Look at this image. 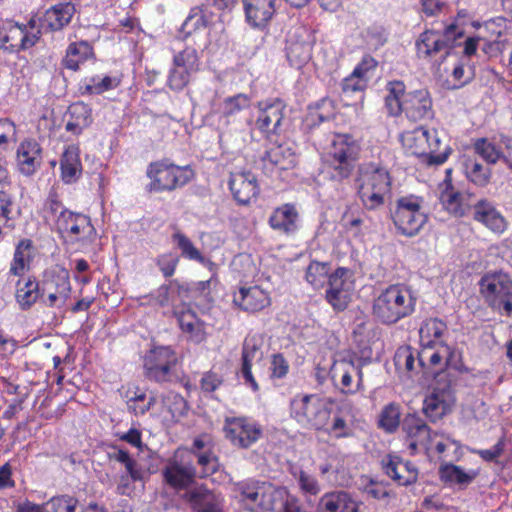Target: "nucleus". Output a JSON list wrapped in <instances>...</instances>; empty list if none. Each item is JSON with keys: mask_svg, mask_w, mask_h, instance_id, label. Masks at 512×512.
Segmentation results:
<instances>
[{"mask_svg": "<svg viewBox=\"0 0 512 512\" xmlns=\"http://www.w3.org/2000/svg\"><path fill=\"white\" fill-rule=\"evenodd\" d=\"M482 292L489 305L506 316L512 315V279L505 273L482 278Z\"/></svg>", "mask_w": 512, "mask_h": 512, "instance_id": "nucleus-15", "label": "nucleus"}, {"mask_svg": "<svg viewBox=\"0 0 512 512\" xmlns=\"http://www.w3.org/2000/svg\"><path fill=\"white\" fill-rule=\"evenodd\" d=\"M400 418V405L391 402L382 408L379 415L378 426L387 433H394L400 425Z\"/></svg>", "mask_w": 512, "mask_h": 512, "instance_id": "nucleus-53", "label": "nucleus"}, {"mask_svg": "<svg viewBox=\"0 0 512 512\" xmlns=\"http://www.w3.org/2000/svg\"><path fill=\"white\" fill-rule=\"evenodd\" d=\"M330 374L332 379L339 378L340 391L344 395H353L363 384V372L357 369L353 360H340L333 363Z\"/></svg>", "mask_w": 512, "mask_h": 512, "instance_id": "nucleus-25", "label": "nucleus"}, {"mask_svg": "<svg viewBox=\"0 0 512 512\" xmlns=\"http://www.w3.org/2000/svg\"><path fill=\"white\" fill-rule=\"evenodd\" d=\"M464 36V30H458L457 24H446L442 31L425 29L415 40L416 57L424 62H432L438 57L443 60L455 47V42Z\"/></svg>", "mask_w": 512, "mask_h": 512, "instance_id": "nucleus-7", "label": "nucleus"}, {"mask_svg": "<svg viewBox=\"0 0 512 512\" xmlns=\"http://www.w3.org/2000/svg\"><path fill=\"white\" fill-rule=\"evenodd\" d=\"M176 317L180 329L187 334L191 341L200 343L205 340V327L197 314L186 304L173 315Z\"/></svg>", "mask_w": 512, "mask_h": 512, "instance_id": "nucleus-37", "label": "nucleus"}, {"mask_svg": "<svg viewBox=\"0 0 512 512\" xmlns=\"http://www.w3.org/2000/svg\"><path fill=\"white\" fill-rule=\"evenodd\" d=\"M93 111L89 104L76 101L69 105L65 130L73 135H80L93 123Z\"/></svg>", "mask_w": 512, "mask_h": 512, "instance_id": "nucleus-35", "label": "nucleus"}, {"mask_svg": "<svg viewBox=\"0 0 512 512\" xmlns=\"http://www.w3.org/2000/svg\"><path fill=\"white\" fill-rule=\"evenodd\" d=\"M300 216L294 203L276 207L268 219L269 227L284 236L294 235L299 230Z\"/></svg>", "mask_w": 512, "mask_h": 512, "instance_id": "nucleus-29", "label": "nucleus"}, {"mask_svg": "<svg viewBox=\"0 0 512 512\" xmlns=\"http://www.w3.org/2000/svg\"><path fill=\"white\" fill-rule=\"evenodd\" d=\"M272 303L270 292L260 285L240 281L232 291L233 306L245 313L255 314Z\"/></svg>", "mask_w": 512, "mask_h": 512, "instance_id": "nucleus-17", "label": "nucleus"}, {"mask_svg": "<svg viewBox=\"0 0 512 512\" xmlns=\"http://www.w3.org/2000/svg\"><path fill=\"white\" fill-rule=\"evenodd\" d=\"M472 208L474 221L482 224L494 234L501 235L508 229V221L489 199H479Z\"/></svg>", "mask_w": 512, "mask_h": 512, "instance_id": "nucleus-24", "label": "nucleus"}, {"mask_svg": "<svg viewBox=\"0 0 512 512\" xmlns=\"http://www.w3.org/2000/svg\"><path fill=\"white\" fill-rule=\"evenodd\" d=\"M447 331V324L439 318L427 319L419 330L421 345H446L443 335Z\"/></svg>", "mask_w": 512, "mask_h": 512, "instance_id": "nucleus-46", "label": "nucleus"}, {"mask_svg": "<svg viewBox=\"0 0 512 512\" xmlns=\"http://www.w3.org/2000/svg\"><path fill=\"white\" fill-rule=\"evenodd\" d=\"M65 412V404L56 403L53 398L46 397L38 408V415L45 420L56 421Z\"/></svg>", "mask_w": 512, "mask_h": 512, "instance_id": "nucleus-62", "label": "nucleus"}, {"mask_svg": "<svg viewBox=\"0 0 512 512\" xmlns=\"http://www.w3.org/2000/svg\"><path fill=\"white\" fill-rule=\"evenodd\" d=\"M357 194L367 210H376L385 204L391 193L392 179L389 171L375 162L361 163L355 178Z\"/></svg>", "mask_w": 512, "mask_h": 512, "instance_id": "nucleus-4", "label": "nucleus"}, {"mask_svg": "<svg viewBox=\"0 0 512 512\" xmlns=\"http://www.w3.org/2000/svg\"><path fill=\"white\" fill-rule=\"evenodd\" d=\"M467 180L479 188L487 187L492 179V169L476 159H467L464 163Z\"/></svg>", "mask_w": 512, "mask_h": 512, "instance_id": "nucleus-47", "label": "nucleus"}, {"mask_svg": "<svg viewBox=\"0 0 512 512\" xmlns=\"http://www.w3.org/2000/svg\"><path fill=\"white\" fill-rule=\"evenodd\" d=\"M179 262L180 256L172 251L158 254L154 259L155 266L161 275L166 279H169L175 275Z\"/></svg>", "mask_w": 512, "mask_h": 512, "instance_id": "nucleus-58", "label": "nucleus"}, {"mask_svg": "<svg viewBox=\"0 0 512 512\" xmlns=\"http://www.w3.org/2000/svg\"><path fill=\"white\" fill-rule=\"evenodd\" d=\"M62 212H69V210L64 208L56 192H50L39 211L40 216L48 224L55 223L57 228Z\"/></svg>", "mask_w": 512, "mask_h": 512, "instance_id": "nucleus-52", "label": "nucleus"}, {"mask_svg": "<svg viewBox=\"0 0 512 512\" xmlns=\"http://www.w3.org/2000/svg\"><path fill=\"white\" fill-rule=\"evenodd\" d=\"M453 403L454 397L449 387L434 388L424 400L423 412L432 422H435L451 411Z\"/></svg>", "mask_w": 512, "mask_h": 512, "instance_id": "nucleus-32", "label": "nucleus"}, {"mask_svg": "<svg viewBox=\"0 0 512 512\" xmlns=\"http://www.w3.org/2000/svg\"><path fill=\"white\" fill-rule=\"evenodd\" d=\"M149 193L173 192L186 186L194 177L189 165H177L169 158L152 161L146 168Z\"/></svg>", "mask_w": 512, "mask_h": 512, "instance_id": "nucleus-6", "label": "nucleus"}, {"mask_svg": "<svg viewBox=\"0 0 512 512\" xmlns=\"http://www.w3.org/2000/svg\"><path fill=\"white\" fill-rule=\"evenodd\" d=\"M402 430L405 433V443L411 454H416L418 449L429 452L433 449V442L439 436L420 417L409 415L405 418Z\"/></svg>", "mask_w": 512, "mask_h": 512, "instance_id": "nucleus-21", "label": "nucleus"}, {"mask_svg": "<svg viewBox=\"0 0 512 512\" xmlns=\"http://www.w3.org/2000/svg\"><path fill=\"white\" fill-rule=\"evenodd\" d=\"M385 107L390 116H399L402 113L409 121L421 122L434 118L433 101L430 92L419 89L406 92L404 82L390 81L387 84Z\"/></svg>", "mask_w": 512, "mask_h": 512, "instance_id": "nucleus-2", "label": "nucleus"}, {"mask_svg": "<svg viewBox=\"0 0 512 512\" xmlns=\"http://www.w3.org/2000/svg\"><path fill=\"white\" fill-rule=\"evenodd\" d=\"M0 43L4 50L20 52L30 47L31 40L26 27L13 21H6L0 27Z\"/></svg>", "mask_w": 512, "mask_h": 512, "instance_id": "nucleus-33", "label": "nucleus"}, {"mask_svg": "<svg viewBox=\"0 0 512 512\" xmlns=\"http://www.w3.org/2000/svg\"><path fill=\"white\" fill-rule=\"evenodd\" d=\"M77 505V498L70 495H59L52 497L42 505L34 504V512H75Z\"/></svg>", "mask_w": 512, "mask_h": 512, "instance_id": "nucleus-50", "label": "nucleus"}, {"mask_svg": "<svg viewBox=\"0 0 512 512\" xmlns=\"http://www.w3.org/2000/svg\"><path fill=\"white\" fill-rule=\"evenodd\" d=\"M190 285L178 279H173L160 285L154 292L141 297L142 306L164 309V316L177 313L190 298Z\"/></svg>", "mask_w": 512, "mask_h": 512, "instance_id": "nucleus-10", "label": "nucleus"}, {"mask_svg": "<svg viewBox=\"0 0 512 512\" xmlns=\"http://www.w3.org/2000/svg\"><path fill=\"white\" fill-rule=\"evenodd\" d=\"M223 432L231 445L240 449L250 448L263 433L261 425L247 416L225 417Z\"/></svg>", "mask_w": 512, "mask_h": 512, "instance_id": "nucleus-16", "label": "nucleus"}, {"mask_svg": "<svg viewBox=\"0 0 512 512\" xmlns=\"http://www.w3.org/2000/svg\"><path fill=\"white\" fill-rule=\"evenodd\" d=\"M361 147L350 134H336L323 155L324 172L336 189H344L358 169Z\"/></svg>", "mask_w": 512, "mask_h": 512, "instance_id": "nucleus-1", "label": "nucleus"}, {"mask_svg": "<svg viewBox=\"0 0 512 512\" xmlns=\"http://www.w3.org/2000/svg\"><path fill=\"white\" fill-rule=\"evenodd\" d=\"M188 451L191 452L192 459L196 458L198 465L201 467L200 478L208 477L218 470V458L211 449L204 451L188 449Z\"/></svg>", "mask_w": 512, "mask_h": 512, "instance_id": "nucleus-56", "label": "nucleus"}, {"mask_svg": "<svg viewBox=\"0 0 512 512\" xmlns=\"http://www.w3.org/2000/svg\"><path fill=\"white\" fill-rule=\"evenodd\" d=\"M289 370V362L282 353H274L271 355L269 372L272 380L285 378Z\"/></svg>", "mask_w": 512, "mask_h": 512, "instance_id": "nucleus-64", "label": "nucleus"}, {"mask_svg": "<svg viewBox=\"0 0 512 512\" xmlns=\"http://www.w3.org/2000/svg\"><path fill=\"white\" fill-rule=\"evenodd\" d=\"M315 39L310 31L303 27H294L288 32L285 53L291 67L301 69L312 59Z\"/></svg>", "mask_w": 512, "mask_h": 512, "instance_id": "nucleus-19", "label": "nucleus"}, {"mask_svg": "<svg viewBox=\"0 0 512 512\" xmlns=\"http://www.w3.org/2000/svg\"><path fill=\"white\" fill-rule=\"evenodd\" d=\"M177 364L175 352L166 346L149 350L144 358V375L156 383H168L177 379L174 368Z\"/></svg>", "mask_w": 512, "mask_h": 512, "instance_id": "nucleus-14", "label": "nucleus"}, {"mask_svg": "<svg viewBox=\"0 0 512 512\" xmlns=\"http://www.w3.org/2000/svg\"><path fill=\"white\" fill-rule=\"evenodd\" d=\"M261 484L262 482L260 481H244L238 484L241 501L248 505L250 510L257 512L260 502Z\"/></svg>", "mask_w": 512, "mask_h": 512, "instance_id": "nucleus-57", "label": "nucleus"}, {"mask_svg": "<svg viewBox=\"0 0 512 512\" xmlns=\"http://www.w3.org/2000/svg\"><path fill=\"white\" fill-rule=\"evenodd\" d=\"M330 264L313 260L306 269L305 278L314 289H321L329 279Z\"/></svg>", "mask_w": 512, "mask_h": 512, "instance_id": "nucleus-51", "label": "nucleus"}, {"mask_svg": "<svg viewBox=\"0 0 512 512\" xmlns=\"http://www.w3.org/2000/svg\"><path fill=\"white\" fill-rule=\"evenodd\" d=\"M455 356L456 353L451 351L448 345H421L418 360L419 364L422 366L429 364L430 367L437 368L442 366L443 360L445 359L447 366L458 372H467L468 369L461 360L457 362L453 361Z\"/></svg>", "mask_w": 512, "mask_h": 512, "instance_id": "nucleus-27", "label": "nucleus"}, {"mask_svg": "<svg viewBox=\"0 0 512 512\" xmlns=\"http://www.w3.org/2000/svg\"><path fill=\"white\" fill-rule=\"evenodd\" d=\"M121 82L122 75L84 77L78 84V93L81 96L101 95L106 91L118 88Z\"/></svg>", "mask_w": 512, "mask_h": 512, "instance_id": "nucleus-38", "label": "nucleus"}, {"mask_svg": "<svg viewBox=\"0 0 512 512\" xmlns=\"http://www.w3.org/2000/svg\"><path fill=\"white\" fill-rule=\"evenodd\" d=\"M163 482L170 488L181 491L190 488L197 477V471L187 448H178L167 459L162 469Z\"/></svg>", "mask_w": 512, "mask_h": 512, "instance_id": "nucleus-11", "label": "nucleus"}, {"mask_svg": "<svg viewBox=\"0 0 512 512\" xmlns=\"http://www.w3.org/2000/svg\"><path fill=\"white\" fill-rule=\"evenodd\" d=\"M215 14L211 11L209 4H201L191 8L185 19L182 29L187 35L209 27L214 21Z\"/></svg>", "mask_w": 512, "mask_h": 512, "instance_id": "nucleus-44", "label": "nucleus"}, {"mask_svg": "<svg viewBox=\"0 0 512 512\" xmlns=\"http://www.w3.org/2000/svg\"><path fill=\"white\" fill-rule=\"evenodd\" d=\"M70 292L69 272L64 268L45 272L42 281L34 287L36 298L49 307L64 304Z\"/></svg>", "mask_w": 512, "mask_h": 512, "instance_id": "nucleus-12", "label": "nucleus"}, {"mask_svg": "<svg viewBox=\"0 0 512 512\" xmlns=\"http://www.w3.org/2000/svg\"><path fill=\"white\" fill-rule=\"evenodd\" d=\"M478 471H465L461 466L452 463H442L439 466V476L442 482L459 487H467L478 476Z\"/></svg>", "mask_w": 512, "mask_h": 512, "instance_id": "nucleus-43", "label": "nucleus"}, {"mask_svg": "<svg viewBox=\"0 0 512 512\" xmlns=\"http://www.w3.org/2000/svg\"><path fill=\"white\" fill-rule=\"evenodd\" d=\"M319 512H360V502L345 491L325 493L318 503Z\"/></svg>", "mask_w": 512, "mask_h": 512, "instance_id": "nucleus-36", "label": "nucleus"}, {"mask_svg": "<svg viewBox=\"0 0 512 512\" xmlns=\"http://www.w3.org/2000/svg\"><path fill=\"white\" fill-rule=\"evenodd\" d=\"M95 59L93 45L87 40L70 42L62 58V66L70 71L77 72L86 62Z\"/></svg>", "mask_w": 512, "mask_h": 512, "instance_id": "nucleus-34", "label": "nucleus"}, {"mask_svg": "<svg viewBox=\"0 0 512 512\" xmlns=\"http://www.w3.org/2000/svg\"><path fill=\"white\" fill-rule=\"evenodd\" d=\"M229 189L240 205H248L260 192L257 177L251 171L232 172Z\"/></svg>", "mask_w": 512, "mask_h": 512, "instance_id": "nucleus-28", "label": "nucleus"}, {"mask_svg": "<svg viewBox=\"0 0 512 512\" xmlns=\"http://www.w3.org/2000/svg\"><path fill=\"white\" fill-rule=\"evenodd\" d=\"M264 160L281 171L292 169L297 163L295 152L285 143L269 148L265 153Z\"/></svg>", "mask_w": 512, "mask_h": 512, "instance_id": "nucleus-45", "label": "nucleus"}, {"mask_svg": "<svg viewBox=\"0 0 512 512\" xmlns=\"http://www.w3.org/2000/svg\"><path fill=\"white\" fill-rule=\"evenodd\" d=\"M171 241L176 249L180 251V258L198 262L206 267H213L214 263L206 258L195 246L193 241L179 228L175 227L171 235Z\"/></svg>", "mask_w": 512, "mask_h": 512, "instance_id": "nucleus-41", "label": "nucleus"}, {"mask_svg": "<svg viewBox=\"0 0 512 512\" xmlns=\"http://www.w3.org/2000/svg\"><path fill=\"white\" fill-rule=\"evenodd\" d=\"M263 345L262 335L258 333L248 334L241 349V365L238 374L242 377L244 385L255 393L260 390V386L253 375L252 367L256 359L260 360L262 358Z\"/></svg>", "mask_w": 512, "mask_h": 512, "instance_id": "nucleus-22", "label": "nucleus"}, {"mask_svg": "<svg viewBox=\"0 0 512 512\" xmlns=\"http://www.w3.org/2000/svg\"><path fill=\"white\" fill-rule=\"evenodd\" d=\"M247 23L254 28H265L276 13L277 0H242Z\"/></svg>", "mask_w": 512, "mask_h": 512, "instance_id": "nucleus-31", "label": "nucleus"}, {"mask_svg": "<svg viewBox=\"0 0 512 512\" xmlns=\"http://www.w3.org/2000/svg\"><path fill=\"white\" fill-rule=\"evenodd\" d=\"M473 148L475 153L489 165H494L501 159L506 160L501 148L497 147L485 137L476 139Z\"/></svg>", "mask_w": 512, "mask_h": 512, "instance_id": "nucleus-54", "label": "nucleus"}, {"mask_svg": "<svg viewBox=\"0 0 512 512\" xmlns=\"http://www.w3.org/2000/svg\"><path fill=\"white\" fill-rule=\"evenodd\" d=\"M110 448L112 451L108 452V458L111 461L123 464L133 481H142L144 478L143 470L130 453L118 445H111Z\"/></svg>", "mask_w": 512, "mask_h": 512, "instance_id": "nucleus-48", "label": "nucleus"}, {"mask_svg": "<svg viewBox=\"0 0 512 512\" xmlns=\"http://www.w3.org/2000/svg\"><path fill=\"white\" fill-rule=\"evenodd\" d=\"M162 401L173 418L185 416L188 412V403L179 393L169 392L163 397Z\"/></svg>", "mask_w": 512, "mask_h": 512, "instance_id": "nucleus-61", "label": "nucleus"}, {"mask_svg": "<svg viewBox=\"0 0 512 512\" xmlns=\"http://www.w3.org/2000/svg\"><path fill=\"white\" fill-rule=\"evenodd\" d=\"M336 103L329 97H323L308 106L305 125L312 130L324 122L333 120L336 116Z\"/></svg>", "mask_w": 512, "mask_h": 512, "instance_id": "nucleus-39", "label": "nucleus"}, {"mask_svg": "<svg viewBox=\"0 0 512 512\" xmlns=\"http://www.w3.org/2000/svg\"><path fill=\"white\" fill-rule=\"evenodd\" d=\"M383 473L399 486H409L418 480V468L410 460L388 453L380 460Z\"/></svg>", "mask_w": 512, "mask_h": 512, "instance_id": "nucleus-23", "label": "nucleus"}, {"mask_svg": "<svg viewBox=\"0 0 512 512\" xmlns=\"http://www.w3.org/2000/svg\"><path fill=\"white\" fill-rule=\"evenodd\" d=\"M32 257V244L30 240H22L15 249L10 273L15 276H23L29 270Z\"/></svg>", "mask_w": 512, "mask_h": 512, "instance_id": "nucleus-49", "label": "nucleus"}, {"mask_svg": "<svg viewBox=\"0 0 512 512\" xmlns=\"http://www.w3.org/2000/svg\"><path fill=\"white\" fill-rule=\"evenodd\" d=\"M16 164L21 174L32 175V144L29 140H24L17 148Z\"/></svg>", "mask_w": 512, "mask_h": 512, "instance_id": "nucleus-60", "label": "nucleus"}, {"mask_svg": "<svg viewBox=\"0 0 512 512\" xmlns=\"http://www.w3.org/2000/svg\"><path fill=\"white\" fill-rule=\"evenodd\" d=\"M470 196L471 194L461 192L454 185L449 184V188L440 190L439 201L450 216L463 218L473 207L470 205Z\"/></svg>", "mask_w": 512, "mask_h": 512, "instance_id": "nucleus-30", "label": "nucleus"}, {"mask_svg": "<svg viewBox=\"0 0 512 512\" xmlns=\"http://www.w3.org/2000/svg\"><path fill=\"white\" fill-rule=\"evenodd\" d=\"M186 500L194 512H223L218 497L204 486L187 493Z\"/></svg>", "mask_w": 512, "mask_h": 512, "instance_id": "nucleus-42", "label": "nucleus"}, {"mask_svg": "<svg viewBox=\"0 0 512 512\" xmlns=\"http://www.w3.org/2000/svg\"><path fill=\"white\" fill-rule=\"evenodd\" d=\"M251 98L247 94L238 93L223 100L221 115L226 119L236 116L241 111L250 107Z\"/></svg>", "mask_w": 512, "mask_h": 512, "instance_id": "nucleus-55", "label": "nucleus"}, {"mask_svg": "<svg viewBox=\"0 0 512 512\" xmlns=\"http://www.w3.org/2000/svg\"><path fill=\"white\" fill-rule=\"evenodd\" d=\"M331 404L318 394H296L289 404L290 417L302 427L321 431L328 425Z\"/></svg>", "mask_w": 512, "mask_h": 512, "instance_id": "nucleus-8", "label": "nucleus"}, {"mask_svg": "<svg viewBox=\"0 0 512 512\" xmlns=\"http://www.w3.org/2000/svg\"><path fill=\"white\" fill-rule=\"evenodd\" d=\"M61 179L65 184L75 183L82 174V163L78 145H69L60 159Z\"/></svg>", "mask_w": 512, "mask_h": 512, "instance_id": "nucleus-40", "label": "nucleus"}, {"mask_svg": "<svg viewBox=\"0 0 512 512\" xmlns=\"http://www.w3.org/2000/svg\"><path fill=\"white\" fill-rule=\"evenodd\" d=\"M167 85L173 91H182L190 83L191 75L199 70V58L194 48L187 47L173 57Z\"/></svg>", "mask_w": 512, "mask_h": 512, "instance_id": "nucleus-20", "label": "nucleus"}, {"mask_svg": "<svg viewBox=\"0 0 512 512\" xmlns=\"http://www.w3.org/2000/svg\"><path fill=\"white\" fill-rule=\"evenodd\" d=\"M423 197L414 194L401 196L390 208V218L400 235L414 237L428 222L423 209Z\"/></svg>", "mask_w": 512, "mask_h": 512, "instance_id": "nucleus-9", "label": "nucleus"}, {"mask_svg": "<svg viewBox=\"0 0 512 512\" xmlns=\"http://www.w3.org/2000/svg\"><path fill=\"white\" fill-rule=\"evenodd\" d=\"M57 230L67 241L81 245L91 243L96 237V230L90 217L70 210L62 212Z\"/></svg>", "mask_w": 512, "mask_h": 512, "instance_id": "nucleus-18", "label": "nucleus"}, {"mask_svg": "<svg viewBox=\"0 0 512 512\" xmlns=\"http://www.w3.org/2000/svg\"><path fill=\"white\" fill-rule=\"evenodd\" d=\"M156 403V398L150 396L147 398L146 393L137 390L133 396L127 401L128 410L136 416L144 415L148 412Z\"/></svg>", "mask_w": 512, "mask_h": 512, "instance_id": "nucleus-59", "label": "nucleus"}, {"mask_svg": "<svg viewBox=\"0 0 512 512\" xmlns=\"http://www.w3.org/2000/svg\"><path fill=\"white\" fill-rule=\"evenodd\" d=\"M76 12L71 2H60L49 7L39 18V33L58 32L68 26Z\"/></svg>", "mask_w": 512, "mask_h": 512, "instance_id": "nucleus-26", "label": "nucleus"}, {"mask_svg": "<svg viewBox=\"0 0 512 512\" xmlns=\"http://www.w3.org/2000/svg\"><path fill=\"white\" fill-rule=\"evenodd\" d=\"M399 141L409 153L422 157L428 166L444 164L451 154L449 145L444 144L436 129L418 126L400 133Z\"/></svg>", "mask_w": 512, "mask_h": 512, "instance_id": "nucleus-5", "label": "nucleus"}, {"mask_svg": "<svg viewBox=\"0 0 512 512\" xmlns=\"http://www.w3.org/2000/svg\"><path fill=\"white\" fill-rule=\"evenodd\" d=\"M417 296L411 286L390 284L374 298L372 313L382 324L394 325L416 311Z\"/></svg>", "mask_w": 512, "mask_h": 512, "instance_id": "nucleus-3", "label": "nucleus"}, {"mask_svg": "<svg viewBox=\"0 0 512 512\" xmlns=\"http://www.w3.org/2000/svg\"><path fill=\"white\" fill-rule=\"evenodd\" d=\"M255 127L266 140L272 141L283 132L286 103L281 98H269L256 104Z\"/></svg>", "mask_w": 512, "mask_h": 512, "instance_id": "nucleus-13", "label": "nucleus"}, {"mask_svg": "<svg viewBox=\"0 0 512 512\" xmlns=\"http://www.w3.org/2000/svg\"><path fill=\"white\" fill-rule=\"evenodd\" d=\"M351 272L348 268L338 267L328 279V287L336 290H347L350 293L352 282L349 281Z\"/></svg>", "mask_w": 512, "mask_h": 512, "instance_id": "nucleus-63", "label": "nucleus"}]
</instances>
